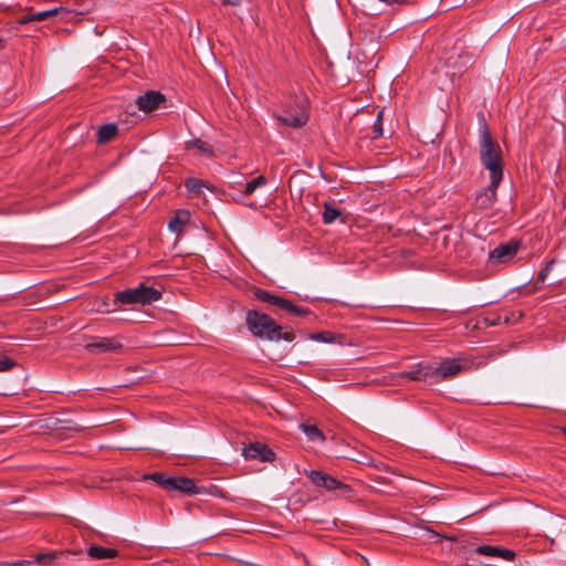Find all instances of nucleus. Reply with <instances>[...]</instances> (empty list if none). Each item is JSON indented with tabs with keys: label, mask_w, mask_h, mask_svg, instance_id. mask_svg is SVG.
<instances>
[{
	"label": "nucleus",
	"mask_w": 566,
	"mask_h": 566,
	"mask_svg": "<svg viewBox=\"0 0 566 566\" xmlns=\"http://www.w3.org/2000/svg\"><path fill=\"white\" fill-rule=\"evenodd\" d=\"M247 325L249 331L256 337L265 338L268 340L292 342L295 335L292 331H283L272 317L268 314L256 311H249L247 313Z\"/></svg>",
	"instance_id": "f257e3e1"
},
{
	"label": "nucleus",
	"mask_w": 566,
	"mask_h": 566,
	"mask_svg": "<svg viewBox=\"0 0 566 566\" xmlns=\"http://www.w3.org/2000/svg\"><path fill=\"white\" fill-rule=\"evenodd\" d=\"M480 158L483 166L490 171L493 186L500 185L503 177L501 149L492 139L486 125H483L480 129Z\"/></svg>",
	"instance_id": "f03ea898"
},
{
	"label": "nucleus",
	"mask_w": 566,
	"mask_h": 566,
	"mask_svg": "<svg viewBox=\"0 0 566 566\" xmlns=\"http://www.w3.org/2000/svg\"><path fill=\"white\" fill-rule=\"evenodd\" d=\"M276 117L282 124L293 128L304 126L308 119L306 98L302 95L294 96L285 103L282 113Z\"/></svg>",
	"instance_id": "7ed1b4c3"
},
{
	"label": "nucleus",
	"mask_w": 566,
	"mask_h": 566,
	"mask_svg": "<svg viewBox=\"0 0 566 566\" xmlns=\"http://www.w3.org/2000/svg\"><path fill=\"white\" fill-rule=\"evenodd\" d=\"M468 358H446L437 365H426L424 377H431L433 380H441L457 376L469 368Z\"/></svg>",
	"instance_id": "20e7f679"
},
{
	"label": "nucleus",
	"mask_w": 566,
	"mask_h": 566,
	"mask_svg": "<svg viewBox=\"0 0 566 566\" xmlns=\"http://www.w3.org/2000/svg\"><path fill=\"white\" fill-rule=\"evenodd\" d=\"M160 297L161 292L159 290L147 286L144 283L139 284L135 289L118 292L115 295L116 301L125 305H147L158 301Z\"/></svg>",
	"instance_id": "39448f33"
},
{
	"label": "nucleus",
	"mask_w": 566,
	"mask_h": 566,
	"mask_svg": "<svg viewBox=\"0 0 566 566\" xmlns=\"http://www.w3.org/2000/svg\"><path fill=\"white\" fill-rule=\"evenodd\" d=\"M517 250H490L488 254V265L493 269L506 266L514 262Z\"/></svg>",
	"instance_id": "423d86ee"
},
{
	"label": "nucleus",
	"mask_w": 566,
	"mask_h": 566,
	"mask_svg": "<svg viewBox=\"0 0 566 566\" xmlns=\"http://www.w3.org/2000/svg\"><path fill=\"white\" fill-rule=\"evenodd\" d=\"M307 476L310 480L317 486L325 488L326 490H336V489H344L347 490L348 486L339 482L333 476H329L321 471H310L307 472Z\"/></svg>",
	"instance_id": "0eeeda50"
},
{
	"label": "nucleus",
	"mask_w": 566,
	"mask_h": 566,
	"mask_svg": "<svg viewBox=\"0 0 566 566\" xmlns=\"http://www.w3.org/2000/svg\"><path fill=\"white\" fill-rule=\"evenodd\" d=\"M165 102V96L155 91H148L144 95H140L136 99L138 108L144 112H151L159 107Z\"/></svg>",
	"instance_id": "6e6552de"
},
{
	"label": "nucleus",
	"mask_w": 566,
	"mask_h": 566,
	"mask_svg": "<svg viewBox=\"0 0 566 566\" xmlns=\"http://www.w3.org/2000/svg\"><path fill=\"white\" fill-rule=\"evenodd\" d=\"M243 457L247 460H260V461H271L274 457V453L268 449L262 443H251L245 447L242 451Z\"/></svg>",
	"instance_id": "1a4fd4ad"
},
{
	"label": "nucleus",
	"mask_w": 566,
	"mask_h": 566,
	"mask_svg": "<svg viewBox=\"0 0 566 566\" xmlns=\"http://www.w3.org/2000/svg\"><path fill=\"white\" fill-rule=\"evenodd\" d=\"M168 491H179L188 495L200 492L195 481L185 476H171Z\"/></svg>",
	"instance_id": "9d476101"
},
{
	"label": "nucleus",
	"mask_w": 566,
	"mask_h": 566,
	"mask_svg": "<svg viewBox=\"0 0 566 566\" xmlns=\"http://www.w3.org/2000/svg\"><path fill=\"white\" fill-rule=\"evenodd\" d=\"M476 553L480 555L496 557L504 560H513L515 553L509 548L491 545H481L476 547Z\"/></svg>",
	"instance_id": "9b49d317"
},
{
	"label": "nucleus",
	"mask_w": 566,
	"mask_h": 566,
	"mask_svg": "<svg viewBox=\"0 0 566 566\" xmlns=\"http://www.w3.org/2000/svg\"><path fill=\"white\" fill-rule=\"evenodd\" d=\"M497 186L499 185L493 186V179H491L490 186L478 192L475 197V206L480 209L491 208L496 198Z\"/></svg>",
	"instance_id": "f8f14e48"
},
{
	"label": "nucleus",
	"mask_w": 566,
	"mask_h": 566,
	"mask_svg": "<svg viewBox=\"0 0 566 566\" xmlns=\"http://www.w3.org/2000/svg\"><path fill=\"white\" fill-rule=\"evenodd\" d=\"M123 347L118 338H101L97 342L90 343L86 345V349L98 352H117Z\"/></svg>",
	"instance_id": "ddd939ff"
},
{
	"label": "nucleus",
	"mask_w": 566,
	"mask_h": 566,
	"mask_svg": "<svg viewBox=\"0 0 566 566\" xmlns=\"http://www.w3.org/2000/svg\"><path fill=\"white\" fill-rule=\"evenodd\" d=\"M190 221V212L188 210H177L171 217L168 227L172 232L180 233Z\"/></svg>",
	"instance_id": "4468645a"
},
{
	"label": "nucleus",
	"mask_w": 566,
	"mask_h": 566,
	"mask_svg": "<svg viewBox=\"0 0 566 566\" xmlns=\"http://www.w3.org/2000/svg\"><path fill=\"white\" fill-rule=\"evenodd\" d=\"M256 296L259 300H261L263 302L271 303L273 305H276L284 311L285 310H295V305L292 302H290L289 300L276 296V295H272L268 292L259 291Z\"/></svg>",
	"instance_id": "2eb2a0df"
},
{
	"label": "nucleus",
	"mask_w": 566,
	"mask_h": 566,
	"mask_svg": "<svg viewBox=\"0 0 566 566\" xmlns=\"http://www.w3.org/2000/svg\"><path fill=\"white\" fill-rule=\"evenodd\" d=\"M266 184V178L264 176H259L251 181H248L244 186L243 192H240L233 196V199L237 201H241L243 196L252 195L259 187H262Z\"/></svg>",
	"instance_id": "dca6fc26"
},
{
	"label": "nucleus",
	"mask_w": 566,
	"mask_h": 566,
	"mask_svg": "<svg viewBox=\"0 0 566 566\" xmlns=\"http://www.w3.org/2000/svg\"><path fill=\"white\" fill-rule=\"evenodd\" d=\"M87 554L95 559H108L117 556V551L113 548L93 545L88 548Z\"/></svg>",
	"instance_id": "f3484780"
},
{
	"label": "nucleus",
	"mask_w": 566,
	"mask_h": 566,
	"mask_svg": "<svg viewBox=\"0 0 566 566\" xmlns=\"http://www.w3.org/2000/svg\"><path fill=\"white\" fill-rule=\"evenodd\" d=\"M337 219H339L340 222H345L343 212L339 209L335 208L333 205L325 203L324 211H323L324 223L329 224V223H333L334 221H336Z\"/></svg>",
	"instance_id": "a211bd4d"
},
{
	"label": "nucleus",
	"mask_w": 566,
	"mask_h": 566,
	"mask_svg": "<svg viewBox=\"0 0 566 566\" xmlns=\"http://www.w3.org/2000/svg\"><path fill=\"white\" fill-rule=\"evenodd\" d=\"M117 134V126L115 124L103 125L97 133V140L99 144L109 142Z\"/></svg>",
	"instance_id": "6ab92c4d"
},
{
	"label": "nucleus",
	"mask_w": 566,
	"mask_h": 566,
	"mask_svg": "<svg viewBox=\"0 0 566 566\" xmlns=\"http://www.w3.org/2000/svg\"><path fill=\"white\" fill-rule=\"evenodd\" d=\"M301 429L312 441L323 442L325 440L323 432L314 424L303 423L301 424Z\"/></svg>",
	"instance_id": "aec40b11"
},
{
	"label": "nucleus",
	"mask_w": 566,
	"mask_h": 566,
	"mask_svg": "<svg viewBox=\"0 0 566 566\" xmlns=\"http://www.w3.org/2000/svg\"><path fill=\"white\" fill-rule=\"evenodd\" d=\"M57 12H59L57 8H54V9H51V10L35 12V13L31 14L30 17L22 18L21 22L22 23H27L29 21H43V20H45V19H48L50 17L55 15Z\"/></svg>",
	"instance_id": "412c9836"
},
{
	"label": "nucleus",
	"mask_w": 566,
	"mask_h": 566,
	"mask_svg": "<svg viewBox=\"0 0 566 566\" xmlns=\"http://www.w3.org/2000/svg\"><path fill=\"white\" fill-rule=\"evenodd\" d=\"M308 338L315 342L331 344L335 343L337 337L335 334L331 332H319L310 334Z\"/></svg>",
	"instance_id": "4be33fe9"
},
{
	"label": "nucleus",
	"mask_w": 566,
	"mask_h": 566,
	"mask_svg": "<svg viewBox=\"0 0 566 566\" xmlns=\"http://www.w3.org/2000/svg\"><path fill=\"white\" fill-rule=\"evenodd\" d=\"M148 479L155 481L157 484H159L164 489L168 490L171 476H166L164 473L155 472V473L144 475V480H148Z\"/></svg>",
	"instance_id": "5701e85b"
},
{
	"label": "nucleus",
	"mask_w": 566,
	"mask_h": 566,
	"mask_svg": "<svg viewBox=\"0 0 566 566\" xmlns=\"http://www.w3.org/2000/svg\"><path fill=\"white\" fill-rule=\"evenodd\" d=\"M185 186L186 188L191 191V192H195L197 195H199L201 192V188L205 186L203 181L198 179V178H188L186 181H185Z\"/></svg>",
	"instance_id": "b1692460"
},
{
	"label": "nucleus",
	"mask_w": 566,
	"mask_h": 566,
	"mask_svg": "<svg viewBox=\"0 0 566 566\" xmlns=\"http://www.w3.org/2000/svg\"><path fill=\"white\" fill-rule=\"evenodd\" d=\"M187 148L190 149V148H197L203 153H207L209 154L210 156L213 155L211 148L202 140L200 139H195V140H190L187 143Z\"/></svg>",
	"instance_id": "393cba45"
},
{
	"label": "nucleus",
	"mask_w": 566,
	"mask_h": 566,
	"mask_svg": "<svg viewBox=\"0 0 566 566\" xmlns=\"http://www.w3.org/2000/svg\"><path fill=\"white\" fill-rule=\"evenodd\" d=\"M426 365L420 364L416 370L407 373V376L413 380L432 379L431 377H424Z\"/></svg>",
	"instance_id": "a878e982"
},
{
	"label": "nucleus",
	"mask_w": 566,
	"mask_h": 566,
	"mask_svg": "<svg viewBox=\"0 0 566 566\" xmlns=\"http://www.w3.org/2000/svg\"><path fill=\"white\" fill-rule=\"evenodd\" d=\"M382 113L384 111H380L377 115V118L373 125V138H378L382 135L384 128H382Z\"/></svg>",
	"instance_id": "bb28decb"
},
{
	"label": "nucleus",
	"mask_w": 566,
	"mask_h": 566,
	"mask_svg": "<svg viewBox=\"0 0 566 566\" xmlns=\"http://www.w3.org/2000/svg\"><path fill=\"white\" fill-rule=\"evenodd\" d=\"M56 555V553L40 554L36 556L35 562L40 565L49 566Z\"/></svg>",
	"instance_id": "cd10ccee"
},
{
	"label": "nucleus",
	"mask_w": 566,
	"mask_h": 566,
	"mask_svg": "<svg viewBox=\"0 0 566 566\" xmlns=\"http://www.w3.org/2000/svg\"><path fill=\"white\" fill-rule=\"evenodd\" d=\"M13 366L14 361L11 358L3 355L0 356V371H7L11 369Z\"/></svg>",
	"instance_id": "c85d7f7f"
},
{
	"label": "nucleus",
	"mask_w": 566,
	"mask_h": 566,
	"mask_svg": "<svg viewBox=\"0 0 566 566\" xmlns=\"http://www.w3.org/2000/svg\"><path fill=\"white\" fill-rule=\"evenodd\" d=\"M30 564V560L21 559L15 562H2L0 563V566H28Z\"/></svg>",
	"instance_id": "c756f323"
},
{
	"label": "nucleus",
	"mask_w": 566,
	"mask_h": 566,
	"mask_svg": "<svg viewBox=\"0 0 566 566\" xmlns=\"http://www.w3.org/2000/svg\"><path fill=\"white\" fill-rule=\"evenodd\" d=\"M521 245H522L521 241L512 240V241H510L507 243H501L496 248H510V249H513V248H521Z\"/></svg>",
	"instance_id": "7c9ffc66"
},
{
	"label": "nucleus",
	"mask_w": 566,
	"mask_h": 566,
	"mask_svg": "<svg viewBox=\"0 0 566 566\" xmlns=\"http://www.w3.org/2000/svg\"><path fill=\"white\" fill-rule=\"evenodd\" d=\"M286 312L289 313H293L295 315H303L306 313V310H304L303 307H298L295 305V310H285Z\"/></svg>",
	"instance_id": "2f4dec72"
},
{
	"label": "nucleus",
	"mask_w": 566,
	"mask_h": 566,
	"mask_svg": "<svg viewBox=\"0 0 566 566\" xmlns=\"http://www.w3.org/2000/svg\"><path fill=\"white\" fill-rule=\"evenodd\" d=\"M222 3L229 6H239L241 3V0H222Z\"/></svg>",
	"instance_id": "473e14b6"
},
{
	"label": "nucleus",
	"mask_w": 566,
	"mask_h": 566,
	"mask_svg": "<svg viewBox=\"0 0 566 566\" xmlns=\"http://www.w3.org/2000/svg\"><path fill=\"white\" fill-rule=\"evenodd\" d=\"M564 431L566 432V429Z\"/></svg>",
	"instance_id": "72a5a7b5"
}]
</instances>
